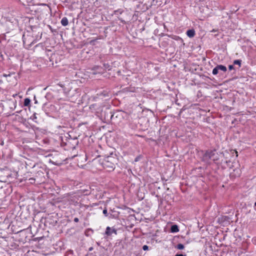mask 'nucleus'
I'll return each mask as SVG.
<instances>
[{"label":"nucleus","instance_id":"nucleus-1","mask_svg":"<svg viewBox=\"0 0 256 256\" xmlns=\"http://www.w3.org/2000/svg\"><path fill=\"white\" fill-rule=\"evenodd\" d=\"M218 158L216 155L215 150H208L206 152L202 157V160L206 163H210V160L216 161Z\"/></svg>","mask_w":256,"mask_h":256},{"label":"nucleus","instance_id":"nucleus-2","mask_svg":"<svg viewBox=\"0 0 256 256\" xmlns=\"http://www.w3.org/2000/svg\"><path fill=\"white\" fill-rule=\"evenodd\" d=\"M227 70L226 66L223 65H218L216 67H215L212 72V73L214 75H216L218 73L220 70L224 72H226Z\"/></svg>","mask_w":256,"mask_h":256},{"label":"nucleus","instance_id":"nucleus-3","mask_svg":"<svg viewBox=\"0 0 256 256\" xmlns=\"http://www.w3.org/2000/svg\"><path fill=\"white\" fill-rule=\"evenodd\" d=\"M112 233L116 234V230L114 228H111L110 227L108 226L106 228L105 232L107 236H111Z\"/></svg>","mask_w":256,"mask_h":256},{"label":"nucleus","instance_id":"nucleus-4","mask_svg":"<svg viewBox=\"0 0 256 256\" xmlns=\"http://www.w3.org/2000/svg\"><path fill=\"white\" fill-rule=\"evenodd\" d=\"M111 158L108 157V160H106L104 163V165L106 166L109 167L110 169L114 170V164L112 162H110L109 164V160L108 159L110 158Z\"/></svg>","mask_w":256,"mask_h":256},{"label":"nucleus","instance_id":"nucleus-5","mask_svg":"<svg viewBox=\"0 0 256 256\" xmlns=\"http://www.w3.org/2000/svg\"><path fill=\"white\" fill-rule=\"evenodd\" d=\"M186 34L190 38H193L195 35V31L194 30H189L186 32Z\"/></svg>","mask_w":256,"mask_h":256},{"label":"nucleus","instance_id":"nucleus-6","mask_svg":"<svg viewBox=\"0 0 256 256\" xmlns=\"http://www.w3.org/2000/svg\"><path fill=\"white\" fill-rule=\"evenodd\" d=\"M170 231L172 232H177L179 231L178 227L177 225L174 224L171 226Z\"/></svg>","mask_w":256,"mask_h":256},{"label":"nucleus","instance_id":"nucleus-7","mask_svg":"<svg viewBox=\"0 0 256 256\" xmlns=\"http://www.w3.org/2000/svg\"><path fill=\"white\" fill-rule=\"evenodd\" d=\"M61 24L63 26H66L68 24V21L66 17H64L61 20Z\"/></svg>","mask_w":256,"mask_h":256},{"label":"nucleus","instance_id":"nucleus-8","mask_svg":"<svg viewBox=\"0 0 256 256\" xmlns=\"http://www.w3.org/2000/svg\"><path fill=\"white\" fill-rule=\"evenodd\" d=\"M30 100L28 98H26L24 100V106H28L30 104Z\"/></svg>","mask_w":256,"mask_h":256},{"label":"nucleus","instance_id":"nucleus-9","mask_svg":"<svg viewBox=\"0 0 256 256\" xmlns=\"http://www.w3.org/2000/svg\"><path fill=\"white\" fill-rule=\"evenodd\" d=\"M242 60H236L234 61V64H236L238 66V67L241 66Z\"/></svg>","mask_w":256,"mask_h":256},{"label":"nucleus","instance_id":"nucleus-10","mask_svg":"<svg viewBox=\"0 0 256 256\" xmlns=\"http://www.w3.org/2000/svg\"><path fill=\"white\" fill-rule=\"evenodd\" d=\"M176 248L178 250H183L184 248V246L182 244H178Z\"/></svg>","mask_w":256,"mask_h":256},{"label":"nucleus","instance_id":"nucleus-11","mask_svg":"<svg viewBox=\"0 0 256 256\" xmlns=\"http://www.w3.org/2000/svg\"><path fill=\"white\" fill-rule=\"evenodd\" d=\"M30 118L32 120H33L34 121L36 122L35 120L37 118L36 116V114L34 113V114H33V115L30 116Z\"/></svg>","mask_w":256,"mask_h":256},{"label":"nucleus","instance_id":"nucleus-12","mask_svg":"<svg viewBox=\"0 0 256 256\" xmlns=\"http://www.w3.org/2000/svg\"><path fill=\"white\" fill-rule=\"evenodd\" d=\"M104 68L106 70H110V66L108 64H104Z\"/></svg>","mask_w":256,"mask_h":256},{"label":"nucleus","instance_id":"nucleus-13","mask_svg":"<svg viewBox=\"0 0 256 256\" xmlns=\"http://www.w3.org/2000/svg\"><path fill=\"white\" fill-rule=\"evenodd\" d=\"M103 214L105 215L106 216H108V211L106 208H105L102 212Z\"/></svg>","mask_w":256,"mask_h":256},{"label":"nucleus","instance_id":"nucleus-14","mask_svg":"<svg viewBox=\"0 0 256 256\" xmlns=\"http://www.w3.org/2000/svg\"><path fill=\"white\" fill-rule=\"evenodd\" d=\"M142 249L144 250H148V246L146 245H144L143 246H142Z\"/></svg>","mask_w":256,"mask_h":256},{"label":"nucleus","instance_id":"nucleus-15","mask_svg":"<svg viewBox=\"0 0 256 256\" xmlns=\"http://www.w3.org/2000/svg\"><path fill=\"white\" fill-rule=\"evenodd\" d=\"M234 68V67L232 65H229L228 66V69L229 70H231Z\"/></svg>","mask_w":256,"mask_h":256},{"label":"nucleus","instance_id":"nucleus-16","mask_svg":"<svg viewBox=\"0 0 256 256\" xmlns=\"http://www.w3.org/2000/svg\"><path fill=\"white\" fill-rule=\"evenodd\" d=\"M74 220V222H78L79 221V219L78 218H75Z\"/></svg>","mask_w":256,"mask_h":256},{"label":"nucleus","instance_id":"nucleus-17","mask_svg":"<svg viewBox=\"0 0 256 256\" xmlns=\"http://www.w3.org/2000/svg\"><path fill=\"white\" fill-rule=\"evenodd\" d=\"M175 256H186V254L184 255L182 254H176Z\"/></svg>","mask_w":256,"mask_h":256},{"label":"nucleus","instance_id":"nucleus-18","mask_svg":"<svg viewBox=\"0 0 256 256\" xmlns=\"http://www.w3.org/2000/svg\"><path fill=\"white\" fill-rule=\"evenodd\" d=\"M3 76H4V77H7V76H10V74H3Z\"/></svg>","mask_w":256,"mask_h":256},{"label":"nucleus","instance_id":"nucleus-19","mask_svg":"<svg viewBox=\"0 0 256 256\" xmlns=\"http://www.w3.org/2000/svg\"><path fill=\"white\" fill-rule=\"evenodd\" d=\"M34 103H35V104L38 103V101H37V100H36V96H34Z\"/></svg>","mask_w":256,"mask_h":256},{"label":"nucleus","instance_id":"nucleus-20","mask_svg":"<svg viewBox=\"0 0 256 256\" xmlns=\"http://www.w3.org/2000/svg\"><path fill=\"white\" fill-rule=\"evenodd\" d=\"M93 250V248L92 247H90V248H89V250L90 251H91Z\"/></svg>","mask_w":256,"mask_h":256},{"label":"nucleus","instance_id":"nucleus-21","mask_svg":"<svg viewBox=\"0 0 256 256\" xmlns=\"http://www.w3.org/2000/svg\"><path fill=\"white\" fill-rule=\"evenodd\" d=\"M212 32H216V30H212L211 31Z\"/></svg>","mask_w":256,"mask_h":256},{"label":"nucleus","instance_id":"nucleus-22","mask_svg":"<svg viewBox=\"0 0 256 256\" xmlns=\"http://www.w3.org/2000/svg\"><path fill=\"white\" fill-rule=\"evenodd\" d=\"M254 206H256V202L254 204Z\"/></svg>","mask_w":256,"mask_h":256}]
</instances>
